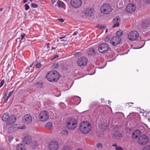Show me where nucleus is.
Segmentation results:
<instances>
[{"mask_svg":"<svg viewBox=\"0 0 150 150\" xmlns=\"http://www.w3.org/2000/svg\"><path fill=\"white\" fill-rule=\"evenodd\" d=\"M53 66H54V68L57 69L58 67V64L57 62L54 63Z\"/></svg>","mask_w":150,"mask_h":150,"instance_id":"32","label":"nucleus"},{"mask_svg":"<svg viewBox=\"0 0 150 150\" xmlns=\"http://www.w3.org/2000/svg\"><path fill=\"white\" fill-rule=\"evenodd\" d=\"M121 41V38H111L110 43L113 46H116L119 44Z\"/></svg>","mask_w":150,"mask_h":150,"instance_id":"15","label":"nucleus"},{"mask_svg":"<svg viewBox=\"0 0 150 150\" xmlns=\"http://www.w3.org/2000/svg\"><path fill=\"white\" fill-rule=\"evenodd\" d=\"M16 150H25V146L24 144H20L18 145L16 147Z\"/></svg>","mask_w":150,"mask_h":150,"instance_id":"22","label":"nucleus"},{"mask_svg":"<svg viewBox=\"0 0 150 150\" xmlns=\"http://www.w3.org/2000/svg\"><path fill=\"white\" fill-rule=\"evenodd\" d=\"M16 120V116L13 115H11L10 116L9 115V118L6 122L8 125H10L14 123Z\"/></svg>","mask_w":150,"mask_h":150,"instance_id":"10","label":"nucleus"},{"mask_svg":"<svg viewBox=\"0 0 150 150\" xmlns=\"http://www.w3.org/2000/svg\"><path fill=\"white\" fill-rule=\"evenodd\" d=\"M14 89L12 90L10 92V93H9L8 94V97H10L12 95V94L14 93Z\"/></svg>","mask_w":150,"mask_h":150,"instance_id":"39","label":"nucleus"},{"mask_svg":"<svg viewBox=\"0 0 150 150\" xmlns=\"http://www.w3.org/2000/svg\"><path fill=\"white\" fill-rule=\"evenodd\" d=\"M60 39V42H61L65 41L66 40L65 39H63V38H59Z\"/></svg>","mask_w":150,"mask_h":150,"instance_id":"46","label":"nucleus"},{"mask_svg":"<svg viewBox=\"0 0 150 150\" xmlns=\"http://www.w3.org/2000/svg\"><path fill=\"white\" fill-rule=\"evenodd\" d=\"M85 16H91L94 14V10L93 8H86L83 11Z\"/></svg>","mask_w":150,"mask_h":150,"instance_id":"12","label":"nucleus"},{"mask_svg":"<svg viewBox=\"0 0 150 150\" xmlns=\"http://www.w3.org/2000/svg\"><path fill=\"white\" fill-rule=\"evenodd\" d=\"M59 56L58 55H55V56H54V57L51 59V61L53 60L54 59H55L56 58H58L59 57Z\"/></svg>","mask_w":150,"mask_h":150,"instance_id":"44","label":"nucleus"},{"mask_svg":"<svg viewBox=\"0 0 150 150\" xmlns=\"http://www.w3.org/2000/svg\"><path fill=\"white\" fill-rule=\"evenodd\" d=\"M50 45V43H45V45L49 46V45Z\"/></svg>","mask_w":150,"mask_h":150,"instance_id":"62","label":"nucleus"},{"mask_svg":"<svg viewBox=\"0 0 150 150\" xmlns=\"http://www.w3.org/2000/svg\"><path fill=\"white\" fill-rule=\"evenodd\" d=\"M61 134L62 135L67 136L69 134V132L67 130H63L61 132Z\"/></svg>","mask_w":150,"mask_h":150,"instance_id":"28","label":"nucleus"},{"mask_svg":"<svg viewBox=\"0 0 150 150\" xmlns=\"http://www.w3.org/2000/svg\"><path fill=\"white\" fill-rule=\"evenodd\" d=\"M88 62L87 59L85 57H82L79 58L77 61V65L80 67L85 66Z\"/></svg>","mask_w":150,"mask_h":150,"instance_id":"8","label":"nucleus"},{"mask_svg":"<svg viewBox=\"0 0 150 150\" xmlns=\"http://www.w3.org/2000/svg\"><path fill=\"white\" fill-rule=\"evenodd\" d=\"M143 150H150V146L149 145L146 146Z\"/></svg>","mask_w":150,"mask_h":150,"instance_id":"31","label":"nucleus"},{"mask_svg":"<svg viewBox=\"0 0 150 150\" xmlns=\"http://www.w3.org/2000/svg\"><path fill=\"white\" fill-rule=\"evenodd\" d=\"M52 50H55L56 49V47H52Z\"/></svg>","mask_w":150,"mask_h":150,"instance_id":"61","label":"nucleus"},{"mask_svg":"<svg viewBox=\"0 0 150 150\" xmlns=\"http://www.w3.org/2000/svg\"><path fill=\"white\" fill-rule=\"evenodd\" d=\"M61 4L62 6H63V5H64V3L62 2V3H61Z\"/></svg>","mask_w":150,"mask_h":150,"instance_id":"63","label":"nucleus"},{"mask_svg":"<svg viewBox=\"0 0 150 150\" xmlns=\"http://www.w3.org/2000/svg\"><path fill=\"white\" fill-rule=\"evenodd\" d=\"M31 6L32 7L34 8H36L38 7V5L36 4L35 3H32L31 4Z\"/></svg>","mask_w":150,"mask_h":150,"instance_id":"38","label":"nucleus"},{"mask_svg":"<svg viewBox=\"0 0 150 150\" xmlns=\"http://www.w3.org/2000/svg\"><path fill=\"white\" fill-rule=\"evenodd\" d=\"M59 74L56 71H52L48 73L46 76L47 80L51 82H55L59 78Z\"/></svg>","mask_w":150,"mask_h":150,"instance_id":"1","label":"nucleus"},{"mask_svg":"<svg viewBox=\"0 0 150 150\" xmlns=\"http://www.w3.org/2000/svg\"><path fill=\"white\" fill-rule=\"evenodd\" d=\"M120 21V18H116L114 19L113 20V22L114 23H117L118 22L119 23Z\"/></svg>","mask_w":150,"mask_h":150,"instance_id":"30","label":"nucleus"},{"mask_svg":"<svg viewBox=\"0 0 150 150\" xmlns=\"http://www.w3.org/2000/svg\"><path fill=\"white\" fill-rule=\"evenodd\" d=\"M73 101L76 103V104L78 105L81 101V98L77 96H75L72 98Z\"/></svg>","mask_w":150,"mask_h":150,"instance_id":"20","label":"nucleus"},{"mask_svg":"<svg viewBox=\"0 0 150 150\" xmlns=\"http://www.w3.org/2000/svg\"><path fill=\"white\" fill-rule=\"evenodd\" d=\"M81 53L80 52H76L74 54V56L75 57L77 56H80L81 55Z\"/></svg>","mask_w":150,"mask_h":150,"instance_id":"40","label":"nucleus"},{"mask_svg":"<svg viewBox=\"0 0 150 150\" xmlns=\"http://www.w3.org/2000/svg\"><path fill=\"white\" fill-rule=\"evenodd\" d=\"M71 3L72 7L78 8L81 5L82 1L81 0H71Z\"/></svg>","mask_w":150,"mask_h":150,"instance_id":"11","label":"nucleus"},{"mask_svg":"<svg viewBox=\"0 0 150 150\" xmlns=\"http://www.w3.org/2000/svg\"><path fill=\"white\" fill-rule=\"evenodd\" d=\"M25 36V35L24 33H21V35L20 36L21 37V38H24Z\"/></svg>","mask_w":150,"mask_h":150,"instance_id":"48","label":"nucleus"},{"mask_svg":"<svg viewBox=\"0 0 150 150\" xmlns=\"http://www.w3.org/2000/svg\"><path fill=\"white\" fill-rule=\"evenodd\" d=\"M27 2V0H24L23 1V3H24Z\"/></svg>","mask_w":150,"mask_h":150,"instance_id":"59","label":"nucleus"},{"mask_svg":"<svg viewBox=\"0 0 150 150\" xmlns=\"http://www.w3.org/2000/svg\"><path fill=\"white\" fill-rule=\"evenodd\" d=\"M130 104H133L134 103L132 102H128L126 103V105H129Z\"/></svg>","mask_w":150,"mask_h":150,"instance_id":"51","label":"nucleus"},{"mask_svg":"<svg viewBox=\"0 0 150 150\" xmlns=\"http://www.w3.org/2000/svg\"><path fill=\"white\" fill-rule=\"evenodd\" d=\"M96 146L97 148H100L102 147V145L101 144L99 143L97 144Z\"/></svg>","mask_w":150,"mask_h":150,"instance_id":"42","label":"nucleus"},{"mask_svg":"<svg viewBox=\"0 0 150 150\" xmlns=\"http://www.w3.org/2000/svg\"><path fill=\"white\" fill-rule=\"evenodd\" d=\"M128 39L131 41H135L137 40V38H128Z\"/></svg>","mask_w":150,"mask_h":150,"instance_id":"43","label":"nucleus"},{"mask_svg":"<svg viewBox=\"0 0 150 150\" xmlns=\"http://www.w3.org/2000/svg\"><path fill=\"white\" fill-rule=\"evenodd\" d=\"M3 8H1L0 9V11H2L3 10Z\"/></svg>","mask_w":150,"mask_h":150,"instance_id":"64","label":"nucleus"},{"mask_svg":"<svg viewBox=\"0 0 150 150\" xmlns=\"http://www.w3.org/2000/svg\"><path fill=\"white\" fill-rule=\"evenodd\" d=\"M139 34L136 31H133L131 32L128 34V38H138Z\"/></svg>","mask_w":150,"mask_h":150,"instance_id":"17","label":"nucleus"},{"mask_svg":"<svg viewBox=\"0 0 150 150\" xmlns=\"http://www.w3.org/2000/svg\"><path fill=\"white\" fill-rule=\"evenodd\" d=\"M109 49V45L106 43H102L98 46V50L101 53L104 54L107 52Z\"/></svg>","mask_w":150,"mask_h":150,"instance_id":"6","label":"nucleus"},{"mask_svg":"<svg viewBox=\"0 0 150 150\" xmlns=\"http://www.w3.org/2000/svg\"><path fill=\"white\" fill-rule=\"evenodd\" d=\"M91 69L93 71V73L89 74L90 75H92L94 74L95 72V69L94 67H93Z\"/></svg>","mask_w":150,"mask_h":150,"instance_id":"45","label":"nucleus"},{"mask_svg":"<svg viewBox=\"0 0 150 150\" xmlns=\"http://www.w3.org/2000/svg\"><path fill=\"white\" fill-rule=\"evenodd\" d=\"M25 10H27L30 7L27 4H25Z\"/></svg>","mask_w":150,"mask_h":150,"instance_id":"36","label":"nucleus"},{"mask_svg":"<svg viewBox=\"0 0 150 150\" xmlns=\"http://www.w3.org/2000/svg\"><path fill=\"white\" fill-rule=\"evenodd\" d=\"M136 6L133 4H128L126 7V10L129 13H132L136 9Z\"/></svg>","mask_w":150,"mask_h":150,"instance_id":"13","label":"nucleus"},{"mask_svg":"<svg viewBox=\"0 0 150 150\" xmlns=\"http://www.w3.org/2000/svg\"><path fill=\"white\" fill-rule=\"evenodd\" d=\"M33 65V62L32 63V64L30 65V67H31Z\"/></svg>","mask_w":150,"mask_h":150,"instance_id":"60","label":"nucleus"},{"mask_svg":"<svg viewBox=\"0 0 150 150\" xmlns=\"http://www.w3.org/2000/svg\"><path fill=\"white\" fill-rule=\"evenodd\" d=\"M19 40H21V41H23V40H25V38H18Z\"/></svg>","mask_w":150,"mask_h":150,"instance_id":"55","label":"nucleus"},{"mask_svg":"<svg viewBox=\"0 0 150 150\" xmlns=\"http://www.w3.org/2000/svg\"><path fill=\"white\" fill-rule=\"evenodd\" d=\"M91 125L89 122L85 121L82 122L79 126L81 132L84 134L89 133L91 130Z\"/></svg>","mask_w":150,"mask_h":150,"instance_id":"2","label":"nucleus"},{"mask_svg":"<svg viewBox=\"0 0 150 150\" xmlns=\"http://www.w3.org/2000/svg\"><path fill=\"white\" fill-rule=\"evenodd\" d=\"M141 29L143 30L150 27V22L148 21H145L142 22L141 25Z\"/></svg>","mask_w":150,"mask_h":150,"instance_id":"16","label":"nucleus"},{"mask_svg":"<svg viewBox=\"0 0 150 150\" xmlns=\"http://www.w3.org/2000/svg\"><path fill=\"white\" fill-rule=\"evenodd\" d=\"M49 147L50 150H56L58 147V144L57 142H51L49 145Z\"/></svg>","mask_w":150,"mask_h":150,"instance_id":"14","label":"nucleus"},{"mask_svg":"<svg viewBox=\"0 0 150 150\" xmlns=\"http://www.w3.org/2000/svg\"><path fill=\"white\" fill-rule=\"evenodd\" d=\"M100 9L101 12L105 14L109 13L112 11L111 7L108 4H103L101 5Z\"/></svg>","mask_w":150,"mask_h":150,"instance_id":"4","label":"nucleus"},{"mask_svg":"<svg viewBox=\"0 0 150 150\" xmlns=\"http://www.w3.org/2000/svg\"><path fill=\"white\" fill-rule=\"evenodd\" d=\"M24 141L26 144H29L31 142V138L30 136H25L24 139Z\"/></svg>","mask_w":150,"mask_h":150,"instance_id":"21","label":"nucleus"},{"mask_svg":"<svg viewBox=\"0 0 150 150\" xmlns=\"http://www.w3.org/2000/svg\"><path fill=\"white\" fill-rule=\"evenodd\" d=\"M46 128H48L50 129H52L53 128V126L51 122H48L45 125Z\"/></svg>","mask_w":150,"mask_h":150,"instance_id":"25","label":"nucleus"},{"mask_svg":"<svg viewBox=\"0 0 150 150\" xmlns=\"http://www.w3.org/2000/svg\"><path fill=\"white\" fill-rule=\"evenodd\" d=\"M49 117V113L47 111H42L40 112L38 115V117L40 120L44 122L47 121Z\"/></svg>","mask_w":150,"mask_h":150,"instance_id":"5","label":"nucleus"},{"mask_svg":"<svg viewBox=\"0 0 150 150\" xmlns=\"http://www.w3.org/2000/svg\"><path fill=\"white\" fill-rule=\"evenodd\" d=\"M110 38H105L104 40V41L105 42H107L109 40Z\"/></svg>","mask_w":150,"mask_h":150,"instance_id":"52","label":"nucleus"},{"mask_svg":"<svg viewBox=\"0 0 150 150\" xmlns=\"http://www.w3.org/2000/svg\"><path fill=\"white\" fill-rule=\"evenodd\" d=\"M95 52L94 49L92 48H90L88 50V54L89 55H94Z\"/></svg>","mask_w":150,"mask_h":150,"instance_id":"24","label":"nucleus"},{"mask_svg":"<svg viewBox=\"0 0 150 150\" xmlns=\"http://www.w3.org/2000/svg\"><path fill=\"white\" fill-rule=\"evenodd\" d=\"M9 88H8L7 89V90H6V92L5 93H8V90H9Z\"/></svg>","mask_w":150,"mask_h":150,"instance_id":"58","label":"nucleus"},{"mask_svg":"<svg viewBox=\"0 0 150 150\" xmlns=\"http://www.w3.org/2000/svg\"><path fill=\"white\" fill-rule=\"evenodd\" d=\"M119 26V23L117 22V23H115L112 26V28H114L116 27H118Z\"/></svg>","mask_w":150,"mask_h":150,"instance_id":"34","label":"nucleus"},{"mask_svg":"<svg viewBox=\"0 0 150 150\" xmlns=\"http://www.w3.org/2000/svg\"><path fill=\"white\" fill-rule=\"evenodd\" d=\"M77 34V32H76H76H75L74 33H73V35H76Z\"/></svg>","mask_w":150,"mask_h":150,"instance_id":"57","label":"nucleus"},{"mask_svg":"<svg viewBox=\"0 0 150 150\" xmlns=\"http://www.w3.org/2000/svg\"><path fill=\"white\" fill-rule=\"evenodd\" d=\"M77 125V120L75 118L70 117L67 119V127L69 129L74 130L76 127Z\"/></svg>","mask_w":150,"mask_h":150,"instance_id":"3","label":"nucleus"},{"mask_svg":"<svg viewBox=\"0 0 150 150\" xmlns=\"http://www.w3.org/2000/svg\"><path fill=\"white\" fill-rule=\"evenodd\" d=\"M9 98L10 97H8V96L6 97V98L4 100V103H6Z\"/></svg>","mask_w":150,"mask_h":150,"instance_id":"47","label":"nucleus"},{"mask_svg":"<svg viewBox=\"0 0 150 150\" xmlns=\"http://www.w3.org/2000/svg\"><path fill=\"white\" fill-rule=\"evenodd\" d=\"M9 115L8 113H5L2 114L1 117V119L3 122H6L9 118Z\"/></svg>","mask_w":150,"mask_h":150,"instance_id":"18","label":"nucleus"},{"mask_svg":"<svg viewBox=\"0 0 150 150\" xmlns=\"http://www.w3.org/2000/svg\"><path fill=\"white\" fill-rule=\"evenodd\" d=\"M62 150H71V149L69 146H64Z\"/></svg>","mask_w":150,"mask_h":150,"instance_id":"29","label":"nucleus"},{"mask_svg":"<svg viewBox=\"0 0 150 150\" xmlns=\"http://www.w3.org/2000/svg\"><path fill=\"white\" fill-rule=\"evenodd\" d=\"M112 146H115V147H117V146L116 144H113L112 145Z\"/></svg>","mask_w":150,"mask_h":150,"instance_id":"56","label":"nucleus"},{"mask_svg":"<svg viewBox=\"0 0 150 150\" xmlns=\"http://www.w3.org/2000/svg\"><path fill=\"white\" fill-rule=\"evenodd\" d=\"M140 131L138 129L134 131L132 134V137L134 139H137L139 135L140 134Z\"/></svg>","mask_w":150,"mask_h":150,"instance_id":"19","label":"nucleus"},{"mask_svg":"<svg viewBox=\"0 0 150 150\" xmlns=\"http://www.w3.org/2000/svg\"><path fill=\"white\" fill-rule=\"evenodd\" d=\"M5 82L4 80H2L0 83V88L3 85Z\"/></svg>","mask_w":150,"mask_h":150,"instance_id":"37","label":"nucleus"},{"mask_svg":"<svg viewBox=\"0 0 150 150\" xmlns=\"http://www.w3.org/2000/svg\"><path fill=\"white\" fill-rule=\"evenodd\" d=\"M58 20L59 21L61 22H63L64 21V20L62 18H59Z\"/></svg>","mask_w":150,"mask_h":150,"instance_id":"49","label":"nucleus"},{"mask_svg":"<svg viewBox=\"0 0 150 150\" xmlns=\"http://www.w3.org/2000/svg\"><path fill=\"white\" fill-rule=\"evenodd\" d=\"M13 139V137L11 135L8 137V141L10 142H12Z\"/></svg>","mask_w":150,"mask_h":150,"instance_id":"33","label":"nucleus"},{"mask_svg":"<svg viewBox=\"0 0 150 150\" xmlns=\"http://www.w3.org/2000/svg\"><path fill=\"white\" fill-rule=\"evenodd\" d=\"M116 150H123V149L121 147L117 146L116 147H115Z\"/></svg>","mask_w":150,"mask_h":150,"instance_id":"35","label":"nucleus"},{"mask_svg":"<svg viewBox=\"0 0 150 150\" xmlns=\"http://www.w3.org/2000/svg\"><path fill=\"white\" fill-rule=\"evenodd\" d=\"M53 4L57 0H51Z\"/></svg>","mask_w":150,"mask_h":150,"instance_id":"54","label":"nucleus"},{"mask_svg":"<svg viewBox=\"0 0 150 150\" xmlns=\"http://www.w3.org/2000/svg\"><path fill=\"white\" fill-rule=\"evenodd\" d=\"M148 142V138L146 135L143 134L140 136L138 139V142L141 145L146 144Z\"/></svg>","mask_w":150,"mask_h":150,"instance_id":"7","label":"nucleus"},{"mask_svg":"<svg viewBox=\"0 0 150 150\" xmlns=\"http://www.w3.org/2000/svg\"><path fill=\"white\" fill-rule=\"evenodd\" d=\"M7 93H5L3 96V98H4L6 96Z\"/></svg>","mask_w":150,"mask_h":150,"instance_id":"53","label":"nucleus"},{"mask_svg":"<svg viewBox=\"0 0 150 150\" xmlns=\"http://www.w3.org/2000/svg\"><path fill=\"white\" fill-rule=\"evenodd\" d=\"M32 120L31 116L28 114H27L25 115L23 117L22 122L25 124L29 125L31 123Z\"/></svg>","mask_w":150,"mask_h":150,"instance_id":"9","label":"nucleus"},{"mask_svg":"<svg viewBox=\"0 0 150 150\" xmlns=\"http://www.w3.org/2000/svg\"><path fill=\"white\" fill-rule=\"evenodd\" d=\"M145 1L148 4H150V0H145Z\"/></svg>","mask_w":150,"mask_h":150,"instance_id":"50","label":"nucleus"},{"mask_svg":"<svg viewBox=\"0 0 150 150\" xmlns=\"http://www.w3.org/2000/svg\"><path fill=\"white\" fill-rule=\"evenodd\" d=\"M35 86L38 88H42L43 86L42 83V82H38L35 84Z\"/></svg>","mask_w":150,"mask_h":150,"instance_id":"26","label":"nucleus"},{"mask_svg":"<svg viewBox=\"0 0 150 150\" xmlns=\"http://www.w3.org/2000/svg\"><path fill=\"white\" fill-rule=\"evenodd\" d=\"M123 31L121 30L118 31L116 33V35L118 37H121L123 35Z\"/></svg>","mask_w":150,"mask_h":150,"instance_id":"27","label":"nucleus"},{"mask_svg":"<svg viewBox=\"0 0 150 150\" xmlns=\"http://www.w3.org/2000/svg\"><path fill=\"white\" fill-rule=\"evenodd\" d=\"M16 127L14 125H12L8 129L7 132L8 133H11L13 132Z\"/></svg>","mask_w":150,"mask_h":150,"instance_id":"23","label":"nucleus"},{"mask_svg":"<svg viewBox=\"0 0 150 150\" xmlns=\"http://www.w3.org/2000/svg\"><path fill=\"white\" fill-rule=\"evenodd\" d=\"M41 66V64L39 62L37 63L36 64V67L38 68H40Z\"/></svg>","mask_w":150,"mask_h":150,"instance_id":"41","label":"nucleus"}]
</instances>
